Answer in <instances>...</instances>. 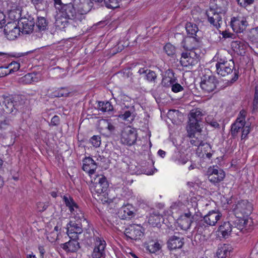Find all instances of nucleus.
Segmentation results:
<instances>
[{
  "label": "nucleus",
  "instance_id": "obj_50",
  "mask_svg": "<svg viewBox=\"0 0 258 258\" xmlns=\"http://www.w3.org/2000/svg\"><path fill=\"white\" fill-rule=\"evenodd\" d=\"M90 142L94 147H99L101 144V137L99 136H93L90 139Z\"/></svg>",
  "mask_w": 258,
  "mask_h": 258
},
{
  "label": "nucleus",
  "instance_id": "obj_61",
  "mask_svg": "<svg viewBox=\"0 0 258 258\" xmlns=\"http://www.w3.org/2000/svg\"><path fill=\"white\" fill-rule=\"evenodd\" d=\"M240 117L237 118H239V121L243 120V122H245V116L246 115V112L244 110H242L240 112Z\"/></svg>",
  "mask_w": 258,
  "mask_h": 258
},
{
  "label": "nucleus",
  "instance_id": "obj_30",
  "mask_svg": "<svg viewBox=\"0 0 258 258\" xmlns=\"http://www.w3.org/2000/svg\"><path fill=\"white\" fill-rule=\"evenodd\" d=\"M239 118H237L231 126V136L233 139L237 137L239 133L241 132L245 124V122H243V120L239 121Z\"/></svg>",
  "mask_w": 258,
  "mask_h": 258
},
{
  "label": "nucleus",
  "instance_id": "obj_28",
  "mask_svg": "<svg viewBox=\"0 0 258 258\" xmlns=\"http://www.w3.org/2000/svg\"><path fill=\"white\" fill-rule=\"evenodd\" d=\"M119 214L122 219H130L135 216L134 208L130 204L123 206L120 209Z\"/></svg>",
  "mask_w": 258,
  "mask_h": 258
},
{
  "label": "nucleus",
  "instance_id": "obj_12",
  "mask_svg": "<svg viewBox=\"0 0 258 258\" xmlns=\"http://www.w3.org/2000/svg\"><path fill=\"white\" fill-rule=\"evenodd\" d=\"M207 173L208 180L215 185H218L225 176L224 171L217 166L209 168Z\"/></svg>",
  "mask_w": 258,
  "mask_h": 258
},
{
  "label": "nucleus",
  "instance_id": "obj_60",
  "mask_svg": "<svg viewBox=\"0 0 258 258\" xmlns=\"http://www.w3.org/2000/svg\"><path fill=\"white\" fill-rule=\"evenodd\" d=\"M201 146L204 147V149L205 150H204L205 152H208L209 150H210L211 149V146L209 144H208L206 142H204L203 141L202 142V143L200 145V147Z\"/></svg>",
  "mask_w": 258,
  "mask_h": 258
},
{
  "label": "nucleus",
  "instance_id": "obj_48",
  "mask_svg": "<svg viewBox=\"0 0 258 258\" xmlns=\"http://www.w3.org/2000/svg\"><path fill=\"white\" fill-rule=\"evenodd\" d=\"M160 248V245L157 242L151 243L147 246V249L151 253H155Z\"/></svg>",
  "mask_w": 258,
  "mask_h": 258
},
{
  "label": "nucleus",
  "instance_id": "obj_39",
  "mask_svg": "<svg viewBox=\"0 0 258 258\" xmlns=\"http://www.w3.org/2000/svg\"><path fill=\"white\" fill-rule=\"evenodd\" d=\"M22 14L21 8L16 7L15 9H12L9 11V16L12 20H19L23 16Z\"/></svg>",
  "mask_w": 258,
  "mask_h": 258
},
{
  "label": "nucleus",
  "instance_id": "obj_3",
  "mask_svg": "<svg viewBox=\"0 0 258 258\" xmlns=\"http://www.w3.org/2000/svg\"><path fill=\"white\" fill-rule=\"evenodd\" d=\"M216 69L217 74L222 77L229 76L233 73V77L228 82L229 85H232L238 79L239 71L235 69L234 62L232 59L218 57L216 63Z\"/></svg>",
  "mask_w": 258,
  "mask_h": 258
},
{
  "label": "nucleus",
  "instance_id": "obj_36",
  "mask_svg": "<svg viewBox=\"0 0 258 258\" xmlns=\"http://www.w3.org/2000/svg\"><path fill=\"white\" fill-rule=\"evenodd\" d=\"M118 117L123 120L130 121L133 120L135 117L134 107H131L128 110H125L122 113L120 114Z\"/></svg>",
  "mask_w": 258,
  "mask_h": 258
},
{
  "label": "nucleus",
  "instance_id": "obj_42",
  "mask_svg": "<svg viewBox=\"0 0 258 258\" xmlns=\"http://www.w3.org/2000/svg\"><path fill=\"white\" fill-rule=\"evenodd\" d=\"M164 50L165 53L169 56H174L176 53L175 47L170 43L166 44V45L164 46Z\"/></svg>",
  "mask_w": 258,
  "mask_h": 258
},
{
  "label": "nucleus",
  "instance_id": "obj_17",
  "mask_svg": "<svg viewBox=\"0 0 258 258\" xmlns=\"http://www.w3.org/2000/svg\"><path fill=\"white\" fill-rule=\"evenodd\" d=\"M247 25L246 19L243 17H233L231 19L230 26L233 31L236 33L242 32Z\"/></svg>",
  "mask_w": 258,
  "mask_h": 258
},
{
  "label": "nucleus",
  "instance_id": "obj_22",
  "mask_svg": "<svg viewBox=\"0 0 258 258\" xmlns=\"http://www.w3.org/2000/svg\"><path fill=\"white\" fill-rule=\"evenodd\" d=\"M4 97L0 96V113H1ZM13 124V120L10 117H5L0 113V130L2 131L11 130Z\"/></svg>",
  "mask_w": 258,
  "mask_h": 258
},
{
  "label": "nucleus",
  "instance_id": "obj_13",
  "mask_svg": "<svg viewBox=\"0 0 258 258\" xmlns=\"http://www.w3.org/2000/svg\"><path fill=\"white\" fill-rule=\"evenodd\" d=\"M145 229L140 225H133L125 228L124 234L125 236L131 239H141L144 235Z\"/></svg>",
  "mask_w": 258,
  "mask_h": 258
},
{
  "label": "nucleus",
  "instance_id": "obj_45",
  "mask_svg": "<svg viewBox=\"0 0 258 258\" xmlns=\"http://www.w3.org/2000/svg\"><path fill=\"white\" fill-rule=\"evenodd\" d=\"M103 3L108 9H115L119 7V0H103Z\"/></svg>",
  "mask_w": 258,
  "mask_h": 258
},
{
  "label": "nucleus",
  "instance_id": "obj_35",
  "mask_svg": "<svg viewBox=\"0 0 258 258\" xmlns=\"http://www.w3.org/2000/svg\"><path fill=\"white\" fill-rule=\"evenodd\" d=\"M248 220L244 219H237L234 222V226H232L233 232L237 233V230L242 231L244 228H246Z\"/></svg>",
  "mask_w": 258,
  "mask_h": 258
},
{
  "label": "nucleus",
  "instance_id": "obj_11",
  "mask_svg": "<svg viewBox=\"0 0 258 258\" xmlns=\"http://www.w3.org/2000/svg\"><path fill=\"white\" fill-rule=\"evenodd\" d=\"M137 138V133L136 130L127 126L122 131L120 141L123 144L130 146L136 142Z\"/></svg>",
  "mask_w": 258,
  "mask_h": 258
},
{
  "label": "nucleus",
  "instance_id": "obj_49",
  "mask_svg": "<svg viewBox=\"0 0 258 258\" xmlns=\"http://www.w3.org/2000/svg\"><path fill=\"white\" fill-rule=\"evenodd\" d=\"M258 109V90L257 87L255 88L254 98L252 103V113L255 112Z\"/></svg>",
  "mask_w": 258,
  "mask_h": 258
},
{
  "label": "nucleus",
  "instance_id": "obj_43",
  "mask_svg": "<svg viewBox=\"0 0 258 258\" xmlns=\"http://www.w3.org/2000/svg\"><path fill=\"white\" fill-rule=\"evenodd\" d=\"M193 221L187 218L180 217V224L181 225V228L184 230L189 229Z\"/></svg>",
  "mask_w": 258,
  "mask_h": 258
},
{
  "label": "nucleus",
  "instance_id": "obj_59",
  "mask_svg": "<svg viewBox=\"0 0 258 258\" xmlns=\"http://www.w3.org/2000/svg\"><path fill=\"white\" fill-rule=\"evenodd\" d=\"M37 209L40 212L44 211L48 207V205L42 203L37 204Z\"/></svg>",
  "mask_w": 258,
  "mask_h": 258
},
{
  "label": "nucleus",
  "instance_id": "obj_46",
  "mask_svg": "<svg viewBox=\"0 0 258 258\" xmlns=\"http://www.w3.org/2000/svg\"><path fill=\"white\" fill-rule=\"evenodd\" d=\"M248 37L252 42H258V27L250 30L248 34Z\"/></svg>",
  "mask_w": 258,
  "mask_h": 258
},
{
  "label": "nucleus",
  "instance_id": "obj_41",
  "mask_svg": "<svg viewBox=\"0 0 258 258\" xmlns=\"http://www.w3.org/2000/svg\"><path fill=\"white\" fill-rule=\"evenodd\" d=\"M162 217L158 214H152L148 219V222L153 227H158L160 225V222Z\"/></svg>",
  "mask_w": 258,
  "mask_h": 258
},
{
  "label": "nucleus",
  "instance_id": "obj_53",
  "mask_svg": "<svg viewBox=\"0 0 258 258\" xmlns=\"http://www.w3.org/2000/svg\"><path fill=\"white\" fill-rule=\"evenodd\" d=\"M60 123V118L58 116L55 115L49 123V126H57Z\"/></svg>",
  "mask_w": 258,
  "mask_h": 258
},
{
  "label": "nucleus",
  "instance_id": "obj_26",
  "mask_svg": "<svg viewBox=\"0 0 258 258\" xmlns=\"http://www.w3.org/2000/svg\"><path fill=\"white\" fill-rule=\"evenodd\" d=\"M79 237L70 238V240L61 245V247L68 252H77L80 248V243L78 240Z\"/></svg>",
  "mask_w": 258,
  "mask_h": 258
},
{
  "label": "nucleus",
  "instance_id": "obj_18",
  "mask_svg": "<svg viewBox=\"0 0 258 258\" xmlns=\"http://www.w3.org/2000/svg\"><path fill=\"white\" fill-rule=\"evenodd\" d=\"M83 232L81 222L71 220L67 224V234L70 238L78 237V235Z\"/></svg>",
  "mask_w": 258,
  "mask_h": 258
},
{
  "label": "nucleus",
  "instance_id": "obj_64",
  "mask_svg": "<svg viewBox=\"0 0 258 258\" xmlns=\"http://www.w3.org/2000/svg\"><path fill=\"white\" fill-rule=\"evenodd\" d=\"M221 34H222L223 37L224 38H230L232 37V34L228 32L227 31H222V32L221 33Z\"/></svg>",
  "mask_w": 258,
  "mask_h": 258
},
{
  "label": "nucleus",
  "instance_id": "obj_8",
  "mask_svg": "<svg viewBox=\"0 0 258 258\" xmlns=\"http://www.w3.org/2000/svg\"><path fill=\"white\" fill-rule=\"evenodd\" d=\"M218 83L217 78L213 75H205L201 79L200 87L205 93L213 92Z\"/></svg>",
  "mask_w": 258,
  "mask_h": 258
},
{
  "label": "nucleus",
  "instance_id": "obj_47",
  "mask_svg": "<svg viewBox=\"0 0 258 258\" xmlns=\"http://www.w3.org/2000/svg\"><path fill=\"white\" fill-rule=\"evenodd\" d=\"M20 64L19 63L13 61L11 63H10L8 66L5 67V69L10 68L9 72L8 73V74H10L18 71L20 69Z\"/></svg>",
  "mask_w": 258,
  "mask_h": 258
},
{
  "label": "nucleus",
  "instance_id": "obj_34",
  "mask_svg": "<svg viewBox=\"0 0 258 258\" xmlns=\"http://www.w3.org/2000/svg\"><path fill=\"white\" fill-rule=\"evenodd\" d=\"M36 24V31L40 32L44 31L47 29L48 22L46 19L43 17H38Z\"/></svg>",
  "mask_w": 258,
  "mask_h": 258
},
{
  "label": "nucleus",
  "instance_id": "obj_55",
  "mask_svg": "<svg viewBox=\"0 0 258 258\" xmlns=\"http://www.w3.org/2000/svg\"><path fill=\"white\" fill-rule=\"evenodd\" d=\"M206 121L208 124L215 128H218L219 127V124L217 122V121L214 119L211 120V118L209 117H207L206 119Z\"/></svg>",
  "mask_w": 258,
  "mask_h": 258
},
{
  "label": "nucleus",
  "instance_id": "obj_63",
  "mask_svg": "<svg viewBox=\"0 0 258 258\" xmlns=\"http://www.w3.org/2000/svg\"><path fill=\"white\" fill-rule=\"evenodd\" d=\"M181 217L187 218V219H191V220H194V216H192L190 212L184 213V214L181 216Z\"/></svg>",
  "mask_w": 258,
  "mask_h": 258
},
{
  "label": "nucleus",
  "instance_id": "obj_2",
  "mask_svg": "<svg viewBox=\"0 0 258 258\" xmlns=\"http://www.w3.org/2000/svg\"><path fill=\"white\" fill-rule=\"evenodd\" d=\"M203 115L200 109L192 110L188 114V125L186 127L187 136L191 138L190 143L193 146L198 147H200L203 142L201 135Z\"/></svg>",
  "mask_w": 258,
  "mask_h": 258
},
{
  "label": "nucleus",
  "instance_id": "obj_52",
  "mask_svg": "<svg viewBox=\"0 0 258 258\" xmlns=\"http://www.w3.org/2000/svg\"><path fill=\"white\" fill-rule=\"evenodd\" d=\"M238 4L242 7L251 5L254 2V0H236Z\"/></svg>",
  "mask_w": 258,
  "mask_h": 258
},
{
  "label": "nucleus",
  "instance_id": "obj_25",
  "mask_svg": "<svg viewBox=\"0 0 258 258\" xmlns=\"http://www.w3.org/2000/svg\"><path fill=\"white\" fill-rule=\"evenodd\" d=\"M74 3L78 7V12L84 16L90 11L93 4L91 0H74Z\"/></svg>",
  "mask_w": 258,
  "mask_h": 258
},
{
  "label": "nucleus",
  "instance_id": "obj_9",
  "mask_svg": "<svg viewBox=\"0 0 258 258\" xmlns=\"http://www.w3.org/2000/svg\"><path fill=\"white\" fill-rule=\"evenodd\" d=\"M221 214L217 211H210L205 215L202 219L200 220L197 224L199 227L201 228H206L209 226H214L221 217Z\"/></svg>",
  "mask_w": 258,
  "mask_h": 258
},
{
  "label": "nucleus",
  "instance_id": "obj_15",
  "mask_svg": "<svg viewBox=\"0 0 258 258\" xmlns=\"http://www.w3.org/2000/svg\"><path fill=\"white\" fill-rule=\"evenodd\" d=\"M202 41L200 37L196 36H187L185 37L182 42L181 46L186 50V51H194L201 46Z\"/></svg>",
  "mask_w": 258,
  "mask_h": 258
},
{
  "label": "nucleus",
  "instance_id": "obj_37",
  "mask_svg": "<svg viewBox=\"0 0 258 258\" xmlns=\"http://www.w3.org/2000/svg\"><path fill=\"white\" fill-rule=\"evenodd\" d=\"M98 109L102 112H111L113 110V105L109 101H98Z\"/></svg>",
  "mask_w": 258,
  "mask_h": 258
},
{
  "label": "nucleus",
  "instance_id": "obj_10",
  "mask_svg": "<svg viewBox=\"0 0 258 258\" xmlns=\"http://www.w3.org/2000/svg\"><path fill=\"white\" fill-rule=\"evenodd\" d=\"M95 246L91 254L92 258H104L106 243L102 237L95 236L94 238Z\"/></svg>",
  "mask_w": 258,
  "mask_h": 258
},
{
  "label": "nucleus",
  "instance_id": "obj_14",
  "mask_svg": "<svg viewBox=\"0 0 258 258\" xmlns=\"http://www.w3.org/2000/svg\"><path fill=\"white\" fill-rule=\"evenodd\" d=\"M20 32V26L15 22H9L5 26L4 32L9 40H13L17 38Z\"/></svg>",
  "mask_w": 258,
  "mask_h": 258
},
{
  "label": "nucleus",
  "instance_id": "obj_62",
  "mask_svg": "<svg viewBox=\"0 0 258 258\" xmlns=\"http://www.w3.org/2000/svg\"><path fill=\"white\" fill-rule=\"evenodd\" d=\"M54 3V6L56 10L59 8L64 4L62 3L61 0H53Z\"/></svg>",
  "mask_w": 258,
  "mask_h": 258
},
{
  "label": "nucleus",
  "instance_id": "obj_57",
  "mask_svg": "<svg viewBox=\"0 0 258 258\" xmlns=\"http://www.w3.org/2000/svg\"><path fill=\"white\" fill-rule=\"evenodd\" d=\"M105 125H106V128L110 132H113L115 130V127L108 120L103 119L102 120Z\"/></svg>",
  "mask_w": 258,
  "mask_h": 258
},
{
  "label": "nucleus",
  "instance_id": "obj_23",
  "mask_svg": "<svg viewBox=\"0 0 258 258\" xmlns=\"http://www.w3.org/2000/svg\"><path fill=\"white\" fill-rule=\"evenodd\" d=\"M97 167L96 163L91 157H86L83 160L82 169L88 173L91 178L94 174Z\"/></svg>",
  "mask_w": 258,
  "mask_h": 258
},
{
  "label": "nucleus",
  "instance_id": "obj_40",
  "mask_svg": "<svg viewBox=\"0 0 258 258\" xmlns=\"http://www.w3.org/2000/svg\"><path fill=\"white\" fill-rule=\"evenodd\" d=\"M185 29L188 36L197 37V33L199 31L197 25L190 22H187L185 25Z\"/></svg>",
  "mask_w": 258,
  "mask_h": 258
},
{
  "label": "nucleus",
  "instance_id": "obj_20",
  "mask_svg": "<svg viewBox=\"0 0 258 258\" xmlns=\"http://www.w3.org/2000/svg\"><path fill=\"white\" fill-rule=\"evenodd\" d=\"M228 2L227 0H211L209 8L224 16L228 10Z\"/></svg>",
  "mask_w": 258,
  "mask_h": 258
},
{
  "label": "nucleus",
  "instance_id": "obj_16",
  "mask_svg": "<svg viewBox=\"0 0 258 258\" xmlns=\"http://www.w3.org/2000/svg\"><path fill=\"white\" fill-rule=\"evenodd\" d=\"M167 77L163 78L161 84L162 86L165 87L168 86V83H169L170 85H171L172 91L175 93L180 92L183 90V87H182L179 84L176 82V79L175 78H172V77L174 76V73L171 70H168Z\"/></svg>",
  "mask_w": 258,
  "mask_h": 258
},
{
  "label": "nucleus",
  "instance_id": "obj_44",
  "mask_svg": "<svg viewBox=\"0 0 258 258\" xmlns=\"http://www.w3.org/2000/svg\"><path fill=\"white\" fill-rule=\"evenodd\" d=\"M71 213L72 215H74V218L76 219V222H81L82 220H83V221L84 222L86 220L84 217V214L80 210L79 207V210H77L76 211V210H74L73 212Z\"/></svg>",
  "mask_w": 258,
  "mask_h": 258
},
{
  "label": "nucleus",
  "instance_id": "obj_19",
  "mask_svg": "<svg viewBox=\"0 0 258 258\" xmlns=\"http://www.w3.org/2000/svg\"><path fill=\"white\" fill-rule=\"evenodd\" d=\"M206 14L210 24L216 28L220 27V22H222V17L225 16L224 15L210 8L206 11Z\"/></svg>",
  "mask_w": 258,
  "mask_h": 258
},
{
  "label": "nucleus",
  "instance_id": "obj_29",
  "mask_svg": "<svg viewBox=\"0 0 258 258\" xmlns=\"http://www.w3.org/2000/svg\"><path fill=\"white\" fill-rule=\"evenodd\" d=\"M218 232L223 238H228L232 232H233L232 224L229 222H224L219 227Z\"/></svg>",
  "mask_w": 258,
  "mask_h": 258
},
{
  "label": "nucleus",
  "instance_id": "obj_51",
  "mask_svg": "<svg viewBox=\"0 0 258 258\" xmlns=\"http://www.w3.org/2000/svg\"><path fill=\"white\" fill-rule=\"evenodd\" d=\"M235 44L236 45L235 46V51L237 53L240 55H243L245 53L244 45L241 43H235Z\"/></svg>",
  "mask_w": 258,
  "mask_h": 258
},
{
  "label": "nucleus",
  "instance_id": "obj_54",
  "mask_svg": "<svg viewBox=\"0 0 258 258\" xmlns=\"http://www.w3.org/2000/svg\"><path fill=\"white\" fill-rule=\"evenodd\" d=\"M250 129L249 126H245V125L244 126L243 128H242V130L241 131V140L245 139L247 137V135L250 133Z\"/></svg>",
  "mask_w": 258,
  "mask_h": 258
},
{
  "label": "nucleus",
  "instance_id": "obj_1",
  "mask_svg": "<svg viewBox=\"0 0 258 258\" xmlns=\"http://www.w3.org/2000/svg\"><path fill=\"white\" fill-rule=\"evenodd\" d=\"M57 15L55 24L59 30L66 31L69 27L77 28L82 24L85 17L77 12L73 3L64 4L57 10Z\"/></svg>",
  "mask_w": 258,
  "mask_h": 258
},
{
  "label": "nucleus",
  "instance_id": "obj_21",
  "mask_svg": "<svg viewBox=\"0 0 258 258\" xmlns=\"http://www.w3.org/2000/svg\"><path fill=\"white\" fill-rule=\"evenodd\" d=\"M234 210L237 213H240L243 215L247 216L251 213L252 207L251 204L248 201L240 200L236 203Z\"/></svg>",
  "mask_w": 258,
  "mask_h": 258
},
{
  "label": "nucleus",
  "instance_id": "obj_5",
  "mask_svg": "<svg viewBox=\"0 0 258 258\" xmlns=\"http://www.w3.org/2000/svg\"><path fill=\"white\" fill-rule=\"evenodd\" d=\"M89 188L93 194L104 193L107 189L109 184L106 178L103 175H96L95 177L91 178Z\"/></svg>",
  "mask_w": 258,
  "mask_h": 258
},
{
  "label": "nucleus",
  "instance_id": "obj_27",
  "mask_svg": "<svg viewBox=\"0 0 258 258\" xmlns=\"http://www.w3.org/2000/svg\"><path fill=\"white\" fill-rule=\"evenodd\" d=\"M138 73L149 82H155L157 79L155 72L149 69L147 67L140 68L138 71Z\"/></svg>",
  "mask_w": 258,
  "mask_h": 258
},
{
  "label": "nucleus",
  "instance_id": "obj_58",
  "mask_svg": "<svg viewBox=\"0 0 258 258\" xmlns=\"http://www.w3.org/2000/svg\"><path fill=\"white\" fill-rule=\"evenodd\" d=\"M32 4L34 6L35 8H40L41 6L43 5L44 0H31Z\"/></svg>",
  "mask_w": 258,
  "mask_h": 258
},
{
  "label": "nucleus",
  "instance_id": "obj_31",
  "mask_svg": "<svg viewBox=\"0 0 258 258\" xmlns=\"http://www.w3.org/2000/svg\"><path fill=\"white\" fill-rule=\"evenodd\" d=\"M231 247L228 244H223L219 246L216 252L218 258H226L230 255Z\"/></svg>",
  "mask_w": 258,
  "mask_h": 258
},
{
  "label": "nucleus",
  "instance_id": "obj_24",
  "mask_svg": "<svg viewBox=\"0 0 258 258\" xmlns=\"http://www.w3.org/2000/svg\"><path fill=\"white\" fill-rule=\"evenodd\" d=\"M184 243L183 237L175 235L170 236L167 242V247L170 250L182 248Z\"/></svg>",
  "mask_w": 258,
  "mask_h": 258
},
{
  "label": "nucleus",
  "instance_id": "obj_56",
  "mask_svg": "<svg viewBox=\"0 0 258 258\" xmlns=\"http://www.w3.org/2000/svg\"><path fill=\"white\" fill-rule=\"evenodd\" d=\"M6 23V16L4 13L0 10V28L5 26Z\"/></svg>",
  "mask_w": 258,
  "mask_h": 258
},
{
  "label": "nucleus",
  "instance_id": "obj_7",
  "mask_svg": "<svg viewBox=\"0 0 258 258\" xmlns=\"http://www.w3.org/2000/svg\"><path fill=\"white\" fill-rule=\"evenodd\" d=\"M18 24L22 33L30 34L34 30L35 22L33 16L24 12V15L19 20Z\"/></svg>",
  "mask_w": 258,
  "mask_h": 258
},
{
  "label": "nucleus",
  "instance_id": "obj_33",
  "mask_svg": "<svg viewBox=\"0 0 258 258\" xmlns=\"http://www.w3.org/2000/svg\"><path fill=\"white\" fill-rule=\"evenodd\" d=\"M62 199L66 206L69 208L71 212H73L74 210H76V211L79 210V206L73 198L70 196H64Z\"/></svg>",
  "mask_w": 258,
  "mask_h": 258
},
{
  "label": "nucleus",
  "instance_id": "obj_6",
  "mask_svg": "<svg viewBox=\"0 0 258 258\" xmlns=\"http://www.w3.org/2000/svg\"><path fill=\"white\" fill-rule=\"evenodd\" d=\"M199 58L200 55L195 51L183 52L181 54L180 63L183 67L192 69L199 63Z\"/></svg>",
  "mask_w": 258,
  "mask_h": 258
},
{
  "label": "nucleus",
  "instance_id": "obj_38",
  "mask_svg": "<svg viewBox=\"0 0 258 258\" xmlns=\"http://www.w3.org/2000/svg\"><path fill=\"white\" fill-rule=\"evenodd\" d=\"M71 92L67 87H61L52 92L51 96L54 97H67Z\"/></svg>",
  "mask_w": 258,
  "mask_h": 258
},
{
  "label": "nucleus",
  "instance_id": "obj_32",
  "mask_svg": "<svg viewBox=\"0 0 258 258\" xmlns=\"http://www.w3.org/2000/svg\"><path fill=\"white\" fill-rule=\"evenodd\" d=\"M40 80V77L37 76V73H28L20 78V81L25 84H29L34 82H38Z\"/></svg>",
  "mask_w": 258,
  "mask_h": 258
},
{
  "label": "nucleus",
  "instance_id": "obj_4",
  "mask_svg": "<svg viewBox=\"0 0 258 258\" xmlns=\"http://www.w3.org/2000/svg\"><path fill=\"white\" fill-rule=\"evenodd\" d=\"M23 103L19 96L4 97L1 112L15 114L22 108Z\"/></svg>",
  "mask_w": 258,
  "mask_h": 258
}]
</instances>
